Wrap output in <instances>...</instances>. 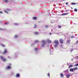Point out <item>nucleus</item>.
<instances>
[{
  "label": "nucleus",
  "instance_id": "nucleus-1",
  "mask_svg": "<svg viewBox=\"0 0 78 78\" xmlns=\"http://www.w3.org/2000/svg\"><path fill=\"white\" fill-rule=\"evenodd\" d=\"M0 57H1V59H2V61H4V62H5V61H6V59L5 58H4V57L2 56H1Z\"/></svg>",
  "mask_w": 78,
  "mask_h": 78
},
{
  "label": "nucleus",
  "instance_id": "nucleus-2",
  "mask_svg": "<svg viewBox=\"0 0 78 78\" xmlns=\"http://www.w3.org/2000/svg\"><path fill=\"white\" fill-rule=\"evenodd\" d=\"M59 41H60V42L61 44H63V42H64V40H63V39H60Z\"/></svg>",
  "mask_w": 78,
  "mask_h": 78
},
{
  "label": "nucleus",
  "instance_id": "nucleus-3",
  "mask_svg": "<svg viewBox=\"0 0 78 78\" xmlns=\"http://www.w3.org/2000/svg\"><path fill=\"white\" fill-rule=\"evenodd\" d=\"M54 43L55 44H59V41L58 40H55L54 41Z\"/></svg>",
  "mask_w": 78,
  "mask_h": 78
},
{
  "label": "nucleus",
  "instance_id": "nucleus-4",
  "mask_svg": "<svg viewBox=\"0 0 78 78\" xmlns=\"http://www.w3.org/2000/svg\"><path fill=\"white\" fill-rule=\"evenodd\" d=\"M67 78H69V77H70V76H71V75H70V73H69L67 75H66Z\"/></svg>",
  "mask_w": 78,
  "mask_h": 78
},
{
  "label": "nucleus",
  "instance_id": "nucleus-5",
  "mask_svg": "<svg viewBox=\"0 0 78 78\" xmlns=\"http://www.w3.org/2000/svg\"><path fill=\"white\" fill-rule=\"evenodd\" d=\"M6 53H7V50L6 49H5L4 50V52H3L2 54H3V55H5Z\"/></svg>",
  "mask_w": 78,
  "mask_h": 78
},
{
  "label": "nucleus",
  "instance_id": "nucleus-6",
  "mask_svg": "<svg viewBox=\"0 0 78 78\" xmlns=\"http://www.w3.org/2000/svg\"><path fill=\"white\" fill-rule=\"evenodd\" d=\"M11 67V66H9L6 68V69H10Z\"/></svg>",
  "mask_w": 78,
  "mask_h": 78
},
{
  "label": "nucleus",
  "instance_id": "nucleus-7",
  "mask_svg": "<svg viewBox=\"0 0 78 78\" xmlns=\"http://www.w3.org/2000/svg\"><path fill=\"white\" fill-rule=\"evenodd\" d=\"M67 14H69V13H62V16H65L66 15H67Z\"/></svg>",
  "mask_w": 78,
  "mask_h": 78
},
{
  "label": "nucleus",
  "instance_id": "nucleus-8",
  "mask_svg": "<svg viewBox=\"0 0 78 78\" xmlns=\"http://www.w3.org/2000/svg\"><path fill=\"white\" fill-rule=\"evenodd\" d=\"M73 67V65H70L69 66L68 68H69V69H70V68H71V67Z\"/></svg>",
  "mask_w": 78,
  "mask_h": 78
},
{
  "label": "nucleus",
  "instance_id": "nucleus-9",
  "mask_svg": "<svg viewBox=\"0 0 78 78\" xmlns=\"http://www.w3.org/2000/svg\"><path fill=\"white\" fill-rule=\"evenodd\" d=\"M60 75L62 77V78H63L64 77V75H63V74L62 73H61L60 74Z\"/></svg>",
  "mask_w": 78,
  "mask_h": 78
},
{
  "label": "nucleus",
  "instance_id": "nucleus-10",
  "mask_svg": "<svg viewBox=\"0 0 78 78\" xmlns=\"http://www.w3.org/2000/svg\"><path fill=\"white\" fill-rule=\"evenodd\" d=\"M16 76V77H19L20 76V74H17Z\"/></svg>",
  "mask_w": 78,
  "mask_h": 78
},
{
  "label": "nucleus",
  "instance_id": "nucleus-11",
  "mask_svg": "<svg viewBox=\"0 0 78 78\" xmlns=\"http://www.w3.org/2000/svg\"><path fill=\"white\" fill-rule=\"evenodd\" d=\"M70 72H73V69H69Z\"/></svg>",
  "mask_w": 78,
  "mask_h": 78
},
{
  "label": "nucleus",
  "instance_id": "nucleus-12",
  "mask_svg": "<svg viewBox=\"0 0 78 78\" xmlns=\"http://www.w3.org/2000/svg\"><path fill=\"white\" fill-rule=\"evenodd\" d=\"M78 70V67H77L74 69V70Z\"/></svg>",
  "mask_w": 78,
  "mask_h": 78
},
{
  "label": "nucleus",
  "instance_id": "nucleus-13",
  "mask_svg": "<svg viewBox=\"0 0 78 78\" xmlns=\"http://www.w3.org/2000/svg\"><path fill=\"white\" fill-rule=\"evenodd\" d=\"M33 20H36L37 18L36 17H33Z\"/></svg>",
  "mask_w": 78,
  "mask_h": 78
},
{
  "label": "nucleus",
  "instance_id": "nucleus-14",
  "mask_svg": "<svg viewBox=\"0 0 78 78\" xmlns=\"http://www.w3.org/2000/svg\"><path fill=\"white\" fill-rule=\"evenodd\" d=\"M58 44H55V45H54V47L55 48L57 47H58Z\"/></svg>",
  "mask_w": 78,
  "mask_h": 78
},
{
  "label": "nucleus",
  "instance_id": "nucleus-15",
  "mask_svg": "<svg viewBox=\"0 0 78 78\" xmlns=\"http://www.w3.org/2000/svg\"><path fill=\"white\" fill-rule=\"evenodd\" d=\"M42 42H43V43H44V44H45V41H43Z\"/></svg>",
  "mask_w": 78,
  "mask_h": 78
},
{
  "label": "nucleus",
  "instance_id": "nucleus-16",
  "mask_svg": "<svg viewBox=\"0 0 78 78\" xmlns=\"http://www.w3.org/2000/svg\"><path fill=\"white\" fill-rule=\"evenodd\" d=\"M4 2H5V3H7V2H9V1L8 0H5Z\"/></svg>",
  "mask_w": 78,
  "mask_h": 78
},
{
  "label": "nucleus",
  "instance_id": "nucleus-17",
  "mask_svg": "<svg viewBox=\"0 0 78 78\" xmlns=\"http://www.w3.org/2000/svg\"><path fill=\"white\" fill-rule=\"evenodd\" d=\"M58 28H61V26H58Z\"/></svg>",
  "mask_w": 78,
  "mask_h": 78
},
{
  "label": "nucleus",
  "instance_id": "nucleus-18",
  "mask_svg": "<svg viewBox=\"0 0 78 78\" xmlns=\"http://www.w3.org/2000/svg\"><path fill=\"white\" fill-rule=\"evenodd\" d=\"M71 4H72V5H75L76 4L74 3H72Z\"/></svg>",
  "mask_w": 78,
  "mask_h": 78
},
{
  "label": "nucleus",
  "instance_id": "nucleus-19",
  "mask_svg": "<svg viewBox=\"0 0 78 78\" xmlns=\"http://www.w3.org/2000/svg\"><path fill=\"white\" fill-rule=\"evenodd\" d=\"M47 75H48V76H49V77H50V73H48L47 74Z\"/></svg>",
  "mask_w": 78,
  "mask_h": 78
},
{
  "label": "nucleus",
  "instance_id": "nucleus-20",
  "mask_svg": "<svg viewBox=\"0 0 78 78\" xmlns=\"http://www.w3.org/2000/svg\"><path fill=\"white\" fill-rule=\"evenodd\" d=\"M74 66H78V63L74 65Z\"/></svg>",
  "mask_w": 78,
  "mask_h": 78
},
{
  "label": "nucleus",
  "instance_id": "nucleus-21",
  "mask_svg": "<svg viewBox=\"0 0 78 78\" xmlns=\"http://www.w3.org/2000/svg\"><path fill=\"white\" fill-rule=\"evenodd\" d=\"M74 11H76V12L77 11V9H74Z\"/></svg>",
  "mask_w": 78,
  "mask_h": 78
},
{
  "label": "nucleus",
  "instance_id": "nucleus-22",
  "mask_svg": "<svg viewBox=\"0 0 78 78\" xmlns=\"http://www.w3.org/2000/svg\"><path fill=\"white\" fill-rule=\"evenodd\" d=\"M5 25H7L8 24H9V23H5Z\"/></svg>",
  "mask_w": 78,
  "mask_h": 78
},
{
  "label": "nucleus",
  "instance_id": "nucleus-23",
  "mask_svg": "<svg viewBox=\"0 0 78 78\" xmlns=\"http://www.w3.org/2000/svg\"><path fill=\"white\" fill-rule=\"evenodd\" d=\"M17 37V35H15V38H16V37Z\"/></svg>",
  "mask_w": 78,
  "mask_h": 78
},
{
  "label": "nucleus",
  "instance_id": "nucleus-24",
  "mask_svg": "<svg viewBox=\"0 0 78 78\" xmlns=\"http://www.w3.org/2000/svg\"><path fill=\"white\" fill-rule=\"evenodd\" d=\"M70 40H68L67 41V42H69Z\"/></svg>",
  "mask_w": 78,
  "mask_h": 78
},
{
  "label": "nucleus",
  "instance_id": "nucleus-25",
  "mask_svg": "<svg viewBox=\"0 0 78 78\" xmlns=\"http://www.w3.org/2000/svg\"><path fill=\"white\" fill-rule=\"evenodd\" d=\"M34 34H38V33L37 32H35Z\"/></svg>",
  "mask_w": 78,
  "mask_h": 78
},
{
  "label": "nucleus",
  "instance_id": "nucleus-26",
  "mask_svg": "<svg viewBox=\"0 0 78 78\" xmlns=\"http://www.w3.org/2000/svg\"><path fill=\"white\" fill-rule=\"evenodd\" d=\"M45 27H46V28H48V26L46 25L45 26Z\"/></svg>",
  "mask_w": 78,
  "mask_h": 78
},
{
  "label": "nucleus",
  "instance_id": "nucleus-27",
  "mask_svg": "<svg viewBox=\"0 0 78 78\" xmlns=\"http://www.w3.org/2000/svg\"><path fill=\"white\" fill-rule=\"evenodd\" d=\"M4 12H6V13H7V14H8V12H6V11H4Z\"/></svg>",
  "mask_w": 78,
  "mask_h": 78
},
{
  "label": "nucleus",
  "instance_id": "nucleus-28",
  "mask_svg": "<svg viewBox=\"0 0 78 78\" xmlns=\"http://www.w3.org/2000/svg\"><path fill=\"white\" fill-rule=\"evenodd\" d=\"M49 43H51V41H49Z\"/></svg>",
  "mask_w": 78,
  "mask_h": 78
},
{
  "label": "nucleus",
  "instance_id": "nucleus-29",
  "mask_svg": "<svg viewBox=\"0 0 78 78\" xmlns=\"http://www.w3.org/2000/svg\"><path fill=\"white\" fill-rule=\"evenodd\" d=\"M6 11H10V9H7Z\"/></svg>",
  "mask_w": 78,
  "mask_h": 78
},
{
  "label": "nucleus",
  "instance_id": "nucleus-30",
  "mask_svg": "<svg viewBox=\"0 0 78 78\" xmlns=\"http://www.w3.org/2000/svg\"><path fill=\"white\" fill-rule=\"evenodd\" d=\"M77 43H78V41H77L76 44H77Z\"/></svg>",
  "mask_w": 78,
  "mask_h": 78
},
{
  "label": "nucleus",
  "instance_id": "nucleus-31",
  "mask_svg": "<svg viewBox=\"0 0 78 78\" xmlns=\"http://www.w3.org/2000/svg\"><path fill=\"white\" fill-rule=\"evenodd\" d=\"M0 13L1 14H2V11H0Z\"/></svg>",
  "mask_w": 78,
  "mask_h": 78
},
{
  "label": "nucleus",
  "instance_id": "nucleus-32",
  "mask_svg": "<svg viewBox=\"0 0 78 78\" xmlns=\"http://www.w3.org/2000/svg\"><path fill=\"white\" fill-rule=\"evenodd\" d=\"M35 50H37V48H36L35 49Z\"/></svg>",
  "mask_w": 78,
  "mask_h": 78
},
{
  "label": "nucleus",
  "instance_id": "nucleus-33",
  "mask_svg": "<svg viewBox=\"0 0 78 78\" xmlns=\"http://www.w3.org/2000/svg\"><path fill=\"white\" fill-rule=\"evenodd\" d=\"M8 58H10V57H9V56H8Z\"/></svg>",
  "mask_w": 78,
  "mask_h": 78
},
{
  "label": "nucleus",
  "instance_id": "nucleus-34",
  "mask_svg": "<svg viewBox=\"0 0 78 78\" xmlns=\"http://www.w3.org/2000/svg\"><path fill=\"white\" fill-rule=\"evenodd\" d=\"M66 5H68V3H66Z\"/></svg>",
  "mask_w": 78,
  "mask_h": 78
},
{
  "label": "nucleus",
  "instance_id": "nucleus-35",
  "mask_svg": "<svg viewBox=\"0 0 78 78\" xmlns=\"http://www.w3.org/2000/svg\"><path fill=\"white\" fill-rule=\"evenodd\" d=\"M36 26L35 25L34 26V28H36Z\"/></svg>",
  "mask_w": 78,
  "mask_h": 78
},
{
  "label": "nucleus",
  "instance_id": "nucleus-36",
  "mask_svg": "<svg viewBox=\"0 0 78 78\" xmlns=\"http://www.w3.org/2000/svg\"><path fill=\"white\" fill-rule=\"evenodd\" d=\"M72 37V38H73V37H73V36H72V37Z\"/></svg>",
  "mask_w": 78,
  "mask_h": 78
},
{
  "label": "nucleus",
  "instance_id": "nucleus-37",
  "mask_svg": "<svg viewBox=\"0 0 78 78\" xmlns=\"http://www.w3.org/2000/svg\"><path fill=\"white\" fill-rule=\"evenodd\" d=\"M50 35H51V33H50Z\"/></svg>",
  "mask_w": 78,
  "mask_h": 78
},
{
  "label": "nucleus",
  "instance_id": "nucleus-38",
  "mask_svg": "<svg viewBox=\"0 0 78 78\" xmlns=\"http://www.w3.org/2000/svg\"><path fill=\"white\" fill-rule=\"evenodd\" d=\"M2 46H3V47H5V45H2Z\"/></svg>",
  "mask_w": 78,
  "mask_h": 78
},
{
  "label": "nucleus",
  "instance_id": "nucleus-39",
  "mask_svg": "<svg viewBox=\"0 0 78 78\" xmlns=\"http://www.w3.org/2000/svg\"><path fill=\"white\" fill-rule=\"evenodd\" d=\"M42 46H44V44H42Z\"/></svg>",
  "mask_w": 78,
  "mask_h": 78
},
{
  "label": "nucleus",
  "instance_id": "nucleus-40",
  "mask_svg": "<svg viewBox=\"0 0 78 78\" xmlns=\"http://www.w3.org/2000/svg\"><path fill=\"white\" fill-rule=\"evenodd\" d=\"M68 70H69V69H67V70H66V71H68Z\"/></svg>",
  "mask_w": 78,
  "mask_h": 78
},
{
  "label": "nucleus",
  "instance_id": "nucleus-41",
  "mask_svg": "<svg viewBox=\"0 0 78 78\" xmlns=\"http://www.w3.org/2000/svg\"><path fill=\"white\" fill-rule=\"evenodd\" d=\"M63 1H65V0H62Z\"/></svg>",
  "mask_w": 78,
  "mask_h": 78
},
{
  "label": "nucleus",
  "instance_id": "nucleus-42",
  "mask_svg": "<svg viewBox=\"0 0 78 78\" xmlns=\"http://www.w3.org/2000/svg\"><path fill=\"white\" fill-rule=\"evenodd\" d=\"M71 51H72V50H71Z\"/></svg>",
  "mask_w": 78,
  "mask_h": 78
},
{
  "label": "nucleus",
  "instance_id": "nucleus-43",
  "mask_svg": "<svg viewBox=\"0 0 78 78\" xmlns=\"http://www.w3.org/2000/svg\"><path fill=\"white\" fill-rule=\"evenodd\" d=\"M61 46H62V45H61Z\"/></svg>",
  "mask_w": 78,
  "mask_h": 78
},
{
  "label": "nucleus",
  "instance_id": "nucleus-44",
  "mask_svg": "<svg viewBox=\"0 0 78 78\" xmlns=\"http://www.w3.org/2000/svg\"><path fill=\"white\" fill-rule=\"evenodd\" d=\"M77 58H78V57H77Z\"/></svg>",
  "mask_w": 78,
  "mask_h": 78
}]
</instances>
